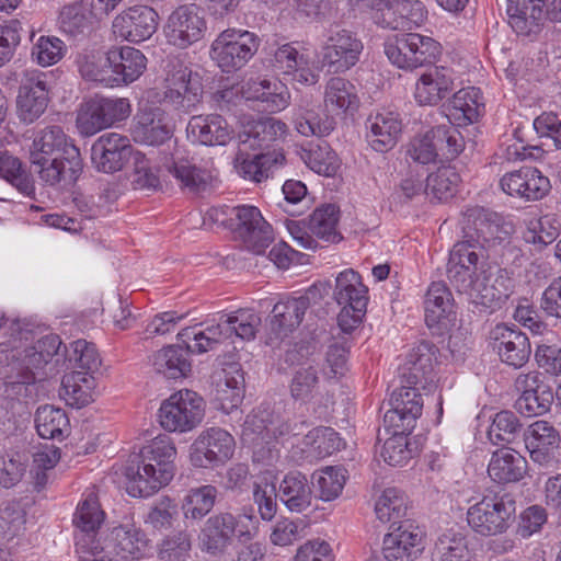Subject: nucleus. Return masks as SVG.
<instances>
[{"label":"nucleus","instance_id":"16","mask_svg":"<svg viewBox=\"0 0 561 561\" xmlns=\"http://www.w3.org/2000/svg\"><path fill=\"white\" fill-rule=\"evenodd\" d=\"M162 104L183 114L191 113L203 99L202 79L197 72L181 68L167 78Z\"/></svg>","mask_w":561,"mask_h":561},{"label":"nucleus","instance_id":"26","mask_svg":"<svg viewBox=\"0 0 561 561\" xmlns=\"http://www.w3.org/2000/svg\"><path fill=\"white\" fill-rule=\"evenodd\" d=\"M363 43L347 30L332 33L323 46V65L334 73L345 72L359 60Z\"/></svg>","mask_w":561,"mask_h":561},{"label":"nucleus","instance_id":"9","mask_svg":"<svg viewBox=\"0 0 561 561\" xmlns=\"http://www.w3.org/2000/svg\"><path fill=\"white\" fill-rule=\"evenodd\" d=\"M260 38L252 32L227 28L210 46V56L224 72H232L244 67L255 55Z\"/></svg>","mask_w":561,"mask_h":561},{"label":"nucleus","instance_id":"39","mask_svg":"<svg viewBox=\"0 0 561 561\" xmlns=\"http://www.w3.org/2000/svg\"><path fill=\"white\" fill-rule=\"evenodd\" d=\"M277 491L280 502L290 512L301 513L311 505L313 489L301 472L294 471L285 474Z\"/></svg>","mask_w":561,"mask_h":561},{"label":"nucleus","instance_id":"1","mask_svg":"<svg viewBox=\"0 0 561 561\" xmlns=\"http://www.w3.org/2000/svg\"><path fill=\"white\" fill-rule=\"evenodd\" d=\"M261 327L259 312L238 309L221 313L215 323L201 322L183 328L176 334V342L163 346L161 351H211L228 341L234 342V339L250 342L256 339Z\"/></svg>","mask_w":561,"mask_h":561},{"label":"nucleus","instance_id":"19","mask_svg":"<svg viewBox=\"0 0 561 561\" xmlns=\"http://www.w3.org/2000/svg\"><path fill=\"white\" fill-rule=\"evenodd\" d=\"M423 398L419 387L402 383L389 399L390 409L383 415V424L389 428L412 432L422 413Z\"/></svg>","mask_w":561,"mask_h":561},{"label":"nucleus","instance_id":"17","mask_svg":"<svg viewBox=\"0 0 561 561\" xmlns=\"http://www.w3.org/2000/svg\"><path fill=\"white\" fill-rule=\"evenodd\" d=\"M483 257L484 245L477 241L466 239L453 247L447 263V278L458 293L469 290L479 261Z\"/></svg>","mask_w":561,"mask_h":561},{"label":"nucleus","instance_id":"55","mask_svg":"<svg viewBox=\"0 0 561 561\" xmlns=\"http://www.w3.org/2000/svg\"><path fill=\"white\" fill-rule=\"evenodd\" d=\"M467 552L466 537L450 528L436 539L432 550V561H463Z\"/></svg>","mask_w":561,"mask_h":561},{"label":"nucleus","instance_id":"6","mask_svg":"<svg viewBox=\"0 0 561 561\" xmlns=\"http://www.w3.org/2000/svg\"><path fill=\"white\" fill-rule=\"evenodd\" d=\"M321 298L318 285L311 286L305 295L288 298L274 305L264 331L265 346L277 348L302 322L311 301Z\"/></svg>","mask_w":561,"mask_h":561},{"label":"nucleus","instance_id":"37","mask_svg":"<svg viewBox=\"0 0 561 561\" xmlns=\"http://www.w3.org/2000/svg\"><path fill=\"white\" fill-rule=\"evenodd\" d=\"M126 491L134 497H148L168 485L154 471L151 463L145 465L130 456L125 468Z\"/></svg>","mask_w":561,"mask_h":561},{"label":"nucleus","instance_id":"63","mask_svg":"<svg viewBox=\"0 0 561 561\" xmlns=\"http://www.w3.org/2000/svg\"><path fill=\"white\" fill-rule=\"evenodd\" d=\"M489 346L493 351H527L530 342L522 331L500 323L489 333Z\"/></svg>","mask_w":561,"mask_h":561},{"label":"nucleus","instance_id":"13","mask_svg":"<svg viewBox=\"0 0 561 561\" xmlns=\"http://www.w3.org/2000/svg\"><path fill=\"white\" fill-rule=\"evenodd\" d=\"M214 401L217 408L229 414L243 400L244 377L234 353H225L216 359V368L211 374Z\"/></svg>","mask_w":561,"mask_h":561},{"label":"nucleus","instance_id":"25","mask_svg":"<svg viewBox=\"0 0 561 561\" xmlns=\"http://www.w3.org/2000/svg\"><path fill=\"white\" fill-rule=\"evenodd\" d=\"M234 211L238 221L236 231L244 245L254 254L264 253L274 240L271 225L263 218L260 209L254 206H238Z\"/></svg>","mask_w":561,"mask_h":561},{"label":"nucleus","instance_id":"3","mask_svg":"<svg viewBox=\"0 0 561 561\" xmlns=\"http://www.w3.org/2000/svg\"><path fill=\"white\" fill-rule=\"evenodd\" d=\"M285 353L284 362L289 366H299L290 383V394L295 400L308 401L313 397L318 388V369L327 378L342 376L346 371V356L344 353Z\"/></svg>","mask_w":561,"mask_h":561},{"label":"nucleus","instance_id":"7","mask_svg":"<svg viewBox=\"0 0 561 561\" xmlns=\"http://www.w3.org/2000/svg\"><path fill=\"white\" fill-rule=\"evenodd\" d=\"M367 291V287L355 271L345 270L337 275L333 296L342 306L337 314V324L343 333H350L362 322L368 304Z\"/></svg>","mask_w":561,"mask_h":561},{"label":"nucleus","instance_id":"61","mask_svg":"<svg viewBox=\"0 0 561 561\" xmlns=\"http://www.w3.org/2000/svg\"><path fill=\"white\" fill-rule=\"evenodd\" d=\"M0 175L26 196L34 195L35 186L31 175L22 162L9 152H0Z\"/></svg>","mask_w":561,"mask_h":561},{"label":"nucleus","instance_id":"4","mask_svg":"<svg viewBox=\"0 0 561 561\" xmlns=\"http://www.w3.org/2000/svg\"><path fill=\"white\" fill-rule=\"evenodd\" d=\"M515 519V496L507 492L485 494L467 512L469 526L484 537L505 534L513 526Z\"/></svg>","mask_w":561,"mask_h":561},{"label":"nucleus","instance_id":"60","mask_svg":"<svg viewBox=\"0 0 561 561\" xmlns=\"http://www.w3.org/2000/svg\"><path fill=\"white\" fill-rule=\"evenodd\" d=\"M522 424L512 411H501L493 417L488 430V437L494 445L513 443L520 434Z\"/></svg>","mask_w":561,"mask_h":561},{"label":"nucleus","instance_id":"51","mask_svg":"<svg viewBox=\"0 0 561 561\" xmlns=\"http://www.w3.org/2000/svg\"><path fill=\"white\" fill-rule=\"evenodd\" d=\"M35 427L38 435L45 439H62L69 432V419L60 408L41 405L35 413Z\"/></svg>","mask_w":561,"mask_h":561},{"label":"nucleus","instance_id":"59","mask_svg":"<svg viewBox=\"0 0 561 561\" xmlns=\"http://www.w3.org/2000/svg\"><path fill=\"white\" fill-rule=\"evenodd\" d=\"M301 158L312 171L324 176H334L340 168L336 153L324 141L304 150Z\"/></svg>","mask_w":561,"mask_h":561},{"label":"nucleus","instance_id":"52","mask_svg":"<svg viewBox=\"0 0 561 561\" xmlns=\"http://www.w3.org/2000/svg\"><path fill=\"white\" fill-rule=\"evenodd\" d=\"M276 477L270 470L256 476L253 483V502L257 506L260 517L263 520H272L277 513L278 491L275 484Z\"/></svg>","mask_w":561,"mask_h":561},{"label":"nucleus","instance_id":"41","mask_svg":"<svg viewBox=\"0 0 561 561\" xmlns=\"http://www.w3.org/2000/svg\"><path fill=\"white\" fill-rule=\"evenodd\" d=\"M179 187L190 194L205 192L211 182V172L197 165L192 159L179 158L167 167Z\"/></svg>","mask_w":561,"mask_h":561},{"label":"nucleus","instance_id":"18","mask_svg":"<svg viewBox=\"0 0 561 561\" xmlns=\"http://www.w3.org/2000/svg\"><path fill=\"white\" fill-rule=\"evenodd\" d=\"M233 437L225 430L210 427L203 431L191 446L193 466L209 468L226 462L232 457Z\"/></svg>","mask_w":561,"mask_h":561},{"label":"nucleus","instance_id":"27","mask_svg":"<svg viewBox=\"0 0 561 561\" xmlns=\"http://www.w3.org/2000/svg\"><path fill=\"white\" fill-rule=\"evenodd\" d=\"M520 396L514 408L526 417L542 415L550 410L556 397L551 388L538 379L536 375H520L515 381Z\"/></svg>","mask_w":561,"mask_h":561},{"label":"nucleus","instance_id":"31","mask_svg":"<svg viewBox=\"0 0 561 561\" xmlns=\"http://www.w3.org/2000/svg\"><path fill=\"white\" fill-rule=\"evenodd\" d=\"M106 62L113 79L112 87L128 84L138 79L146 69L147 58L130 46L112 47L106 53Z\"/></svg>","mask_w":561,"mask_h":561},{"label":"nucleus","instance_id":"56","mask_svg":"<svg viewBox=\"0 0 561 561\" xmlns=\"http://www.w3.org/2000/svg\"><path fill=\"white\" fill-rule=\"evenodd\" d=\"M455 126L439 125L431 129V137L440 160H454L465 149V138Z\"/></svg>","mask_w":561,"mask_h":561},{"label":"nucleus","instance_id":"15","mask_svg":"<svg viewBox=\"0 0 561 561\" xmlns=\"http://www.w3.org/2000/svg\"><path fill=\"white\" fill-rule=\"evenodd\" d=\"M461 227L465 238L483 245H494L504 241L510 231L503 217L479 205L469 206L462 213Z\"/></svg>","mask_w":561,"mask_h":561},{"label":"nucleus","instance_id":"64","mask_svg":"<svg viewBox=\"0 0 561 561\" xmlns=\"http://www.w3.org/2000/svg\"><path fill=\"white\" fill-rule=\"evenodd\" d=\"M251 89L254 91L253 98L267 103L272 112L282 111L289 104L290 93L287 87L278 81H253Z\"/></svg>","mask_w":561,"mask_h":561},{"label":"nucleus","instance_id":"23","mask_svg":"<svg viewBox=\"0 0 561 561\" xmlns=\"http://www.w3.org/2000/svg\"><path fill=\"white\" fill-rule=\"evenodd\" d=\"M39 180L48 186L70 188L79 179L83 163L78 148H68L62 156L48 158L45 163H31Z\"/></svg>","mask_w":561,"mask_h":561},{"label":"nucleus","instance_id":"12","mask_svg":"<svg viewBox=\"0 0 561 561\" xmlns=\"http://www.w3.org/2000/svg\"><path fill=\"white\" fill-rule=\"evenodd\" d=\"M456 320L454 311V298L448 287L440 282L432 283L425 296V322L433 335L442 339L437 344H431L428 341H422L421 347L432 351V348L444 347L445 336H449V331Z\"/></svg>","mask_w":561,"mask_h":561},{"label":"nucleus","instance_id":"22","mask_svg":"<svg viewBox=\"0 0 561 561\" xmlns=\"http://www.w3.org/2000/svg\"><path fill=\"white\" fill-rule=\"evenodd\" d=\"M207 25L203 9L188 3L178 7L168 19L169 42L186 48L204 37Z\"/></svg>","mask_w":561,"mask_h":561},{"label":"nucleus","instance_id":"46","mask_svg":"<svg viewBox=\"0 0 561 561\" xmlns=\"http://www.w3.org/2000/svg\"><path fill=\"white\" fill-rule=\"evenodd\" d=\"M146 548L147 540L141 531L118 526L112 530L106 552L108 556L113 554L119 561L138 559L145 553Z\"/></svg>","mask_w":561,"mask_h":561},{"label":"nucleus","instance_id":"54","mask_svg":"<svg viewBox=\"0 0 561 561\" xmlns=\"http://www.w3.org/2000/svg\"><path fill=\"white\" fill-rule=\"evenodd\" d=\"M345 472L344 468L325 467L313 473L311 488L314 489L316 496L325 502L335 500L345 485Z\"/></svg>","mask_w":561,"mask_h":561},{"label":"nucleus","instance_id":"57","mask_svg":"<svg viewBox=\"0 0 561 561\" xmlns=\"http://www.w3.org/2000/svg\"><path fill=\"white\" fill-rule=\"evenodd\" d=\"M408 510L407 496L396 488L386 489L375 505L377 518L382 523L400 524Z\"/></svg>","mask_w":561,"mask_h":561},{"label":"nucleus","instance_id":"33","mask_svg":"<svg viewBox=\"0 0 561 561\" xmlns=\"http://www.w3.org/2000/svg\"><path fill=\"white\" fill-rule=\"evenodd\" d=\"M454 89L453 71L446 67H430L421 75L414 96L421 105H436Z\"/></svg>","mask_w":561,"mask_h":561},{"label":"nucleus","instance_id":"47","mask_svg":"<svg viewBox=\"0 0 561 561\" xmlns=\"http://www.w3.org/2000/svg\"><path fill=\"white\" fill-rule=\"evenodd\" d=\"M323 104L329 113L334 114L355 110L358 105L355 85L342 77L330 78L324 85Z\"/></svg>","mask_w":561,"mask_h":561},{"label":"nucleus","instance_id":"28","mask_svg":"<svg viewBox=\"0 0 561 561\" xmlns=\"http://www.w3.org/2000/svg\"><path fill=\"white\" fill-rule=\"evenodd\" d=\"M48 103L45 75L38 72L27 75L19 88L16 99L20 119L25 124L34 123L45 113Z\"/></svg>","mask_w":561,"mask_h":561},{"label":"nucleus","instance_id":"21","mask_svg":"<svg viewBox=\"0 0 561 561\" xmlns=\"http://www.w3.org/2000/svg\"><path fill=\"white\" fill-rule=\"evenodd\" d=\"M500 186L506 195L524 202L541 201L551 191L549 178L534 167L506 172L500 180Z\"/></svg>","mask_w":561,"mask_h":561},{"label":"nucleus","instance_id":"36","mask_svg":"<svg viewBox=\"0 0 561 561\" xmlns=\"http://www.w3.org/2000/svg\"><path fill=\"white\" fill-rule=\"evenodd\" d=\"M187 131L205 146H225L233 135L232 127L218 114L193 116L188 122Z\"/></svg>","mask_w":561,"mask_h":561},{"label":"nucleus","instance_id":"35","mask_svg":"<svg viewBox=\"0 0 561 561\" xmlns=\"http://www.w3.org/2000/svg\"><path fill=\"white\" fill-rule=\"evenodd\" d=\"M245 153L247 151H242V147L239 146L236 169L242 178L256 183L273 178L285 163V154L282 151L256 153L251 159L245 158Z\"/></svg>","mask_w":561,"mask_h":561},{"label":"nucleus","instance_id":"29","mask_svg":"<svg viewBox=\"0 0 561 561\" xmlns=\"http://www.w3.org/2000/svg\"><path fill=\"white\" fill-rule=\"evenodd\" d=\"M131 156L129 139L116 133L102 135L91 148L92 163L104 173L122 170Z\"/></svg>","mask_w":561,"mask_h":561},{"label":"nucleus","instance_id":"40","mask_svg":"<svg viewBox=\"0 0 561 561\" xmlns=\"http://www.w3.org/2000/svg\"><path fill=\"white\" fill-rule=\"evenodd\" d=\"M68 148L77 147L68 141L62 128L57 125L46 126L34 137L30 148V161L45 163L48 158L62 156Z\"/></svg>","mask_w":561,"mask_h":561},{"label":"nucleus","instance_id":"45","mask_svg":"<svg viewBox=\"0 0 561 561\" xmlns=\"http://www.w3.org/2000/svg\"><path fill=\"white\" fill-rule=\"evenodd\" d=\"M527 461L513 449H500L493 453L488 466L490 478L499 483L519 481L526 473Z\"/></svg>","mask_w":561,"mask_h":561},{"label":"nucleus","instance_id":"42","mask_svg":"<svg viewBox=\"0 0 561 561\" xmlns=\"http://www.w3.org/2000/svg\"><path fill=\"white\" fill-rule=\"evenodd\" d=\"M133 136L136 141L156 146L171 137V129L164 123L160 108L145 107L137 114Z\"/></svg>","mask_w":561,"mask_h":561},{"label":"nucleus","instance_id":"32","mask_svg":"<svg viewBox=\"0 0 561 561\" xmlns=\"http://www.w3.org/2000/svg\"><path fill=\"white\" fill-rule=\"evenodd\" d=\"M287 135V125L274 117L260 118L248 122L239 134V145L242 151L264 150L277 141L284 140Z\"/></svg>","mask_w":561,"mask_h":561},{"label":"nucleus","instance_id":"62","mask_svg":"<svg viewBox=\"0 0 561 561\" xmlns=\"http://www.w3.org/2000/svg\"><path fill=\"white\" fill-rule=\"evenodd\" d=\"M459 181L460 176L454 168H438L426 178L425 193L438 201H447L455 194Z\"/></svg>","mask_w":561,"mask_h":561},{"label":"nucleus","instance_id":"14","mask_svg":"<svg viewBox=\"0 0 561 561\" xmlns=\"http://www.w3.org/2000/svg\"><path fill=\"white\" fill-rule=\"evenodd\" d=\"M514 290V279L506 268L482 270L467 291L472 302L484 311L493 312L500 309Z\"/></svg>","mask_w":561,"mask_h":561},{"label":"nucleus","instance_id":"8","mask_svg":"<svg viewBox=\"0 0 561 561\" xmlns=\"http://www.w3.org/2000/svg\"><path fill=\"white\" fill-rule=\"evenodd\" d=\"M205 416L204 399L192 390H180L161 403L158 417L167 432L186 433L197 427Z\"/></svg>","mask_w":561,"mask_h":561},{"label":"nucleus","instance_id":"10","mask_svg":"<svg viewBox=\"0 0 561 561\" xmlns=\"http://www.w3.org/2000/svg\"><path fill=\"white\" fill-rule=\"evenodd\" d=\"M130 103L125 98L94 95L85 100L77 115V127L82 135L92 136L130 115Z\"/></svg>","mask_w":561,"mask_h":561},{"label":"nucleus","instance_id":"38","mask_svg":"<svg viewBox=\"0 0 561 561\" xmlns=\"http://www.w3.org/2000/svg\"><path fill=\"white\" fill-rule=\"evenodd\" d=\"M366 127L368 129V142L378 152H387L392 149L402 130L401 121L392 112L369 116Z\"/></svg>","mask_w":561,"mask_h":561},{"label":"nucleus","instance_id":"24","mask_svg":"<svg viewBox=\"0 0 561 561\" xmlns=\"http://www.w3.org/2000/svg\"><path fill=\"white\" fill-rule=\"evenodd\" d=\"M423 550L424 533L409 520L383 537L382 554L387 561H414Z\"/></svg>","mask_w":561,"mask_h":561},{"label":"nucleus","instance_id":"5","mask_svg":"<svg viewBox=\"0 0 561 561\" xmlns=\"http://www.w3.org/2000/svg\"><path fill=\"white\" fill-rule=\"evenodd\" d=\"M68 354L71 371L62 377L59 394L69 407L81 409L93 401L94 374L99 373L102 359L99 353Z\"/></svg>","mask_w":561,"mask_h":561},{"label":"nucleus","instance_id":"30","mask_svg":"<svg viewBox=\"0 0 561 561\" xmlns=\"http://www.w3.org/2000/svg\"><path fill=\"white\" fill-rule=\"evenodd\" d=\"M525 446L533 461L540 466H549L556 461V453L560 446V434L547 421H536L524 433Z\"/></svg>","mask_w":561,"mask_h":561},{"label":"nucleus","instance_id":"20","mask_svg":"<svg viewBox=\"0 0 561 561\" xmlns=\"http://www.w3.org/2000/svg\"><path fill=\"white\" fill-rule=\"evenodd\" d=\"M159 25L158 12L148 5H133L117 14L112 23L113 33L124 41L141 43L149 39Z\"/></svg>","mask_w":561,"mask_h":561},{"label":"nucleus","instance_id":"50","mask_svg":"<svg viewBox=\"0 0 561 561\" xmlns=\"http://www.w3.org/2000/svg\"><path fill=\"white\" fill-rule=\"evenodd\" d=\"M217 495V489L210 484L190 489L181 502L184 519L191 523L201 522L214 508Z\"/></svg>","mask_w":561,"mask_h":561},{"label":"nucleus","instance_id":"44","mask_svg":"<svg viewBox=\"0 0 561 561\" xmlns=\"http://www.w3.org/2000/svg\"><path fill=\"white\" fill-rule=\"evenodd\" d=\"M480 91L470 87L457 91L444 105V112L451 125L467 126L477 121L479 116Z\"/></svg>","mask_w":561,"mask_h":561},{"label":"nucleus","instance_id":"48","mask_svg":"<svg viewBox=\"0 0 561 561\" xmlns=\"http://www.w3.org/2000/svg\"><path fill=\"white\" fill-rule=\"evenodd\" d=\"M432 354L408 353L398 368L401 383L421 386L423 389L433 386L435 376Z\"/></svg>","mask_w":561,"mask_h":561},{"label":"nucleus","instance_id":"11","mask_svg":"<svg viewBox=\"0 0 561 561\" xmlns=\"http://www.w3.org/2000/svg\"><path fill=\"white\" fill-rule=\"evenodd\" d=\"M54 353H18L12 354L3 370L0 392L10 399L28 398L31 387L36 381V370L43 368Z\"/></svg>","mask_w":561,"mask_h":561},{"label":"nucleus","instance_id":"49","mask_svg":"<svg viewBox=\"0 0 561 561\" xmlns=\"http://www.w3.org/2000/svg\"><path fill=\"white\" fill-rule=\"evenodd\" d=\"M543 0H507L511 26L518 34L528 35L542 19Z\"/></svg>","mask_w":561,"mask_h":561},{"label":"nucleus","instance_id":"2","mask_svg":"<svg viewBox=\"0 0 561 561\" xmlns=\"http://www.w3.org/2000/svg\"><path fill=\"white\" fill-rule=\"evenodd\" d=\"M259 524L251 506L242 507L236 515L230 512L213 514L201 527L199 548L210 556L224 554L234 537L240 543L251 541L257 535Z\"/></svg>","mask_w":561,"mask_h":561},{"label":"nucleus","instance_id":"43","mask_svg":"<svg viewBox=\"0 0 561 561\" xmlns=\"http://www.w3.org/2000/svg\"><path fill=\"white\" fill-rule=\"evenodd\" d=\"M293 430L290 423L274 414L268 408H259L244 422V432H251L256 435V439L266 444H270L271 439L289 434Z\"/></svg>","mask_w":561,"mask_h":561},{"label":"nucleus","instance_id":"34","mask_svg":"<svg viewBox=\"0 0 561 561\" xmlns=\"http://www.w3.org/2000/svg\"><path fill=\"white\" fill-rule=\"evenodd\" d=\"M135 459L141 460L145 465L151 463L154 471L162 481H170L175 473L174 460L176 448L173 440L165 434L158 435L150 443L144 446L139 454H134Z\"/></svg>","mask_w":561,"mask_h":561},{"label":"nucleus","instance_id":"53","mask_svg":"<svg viewBox=\"0 0 561 561\" xmlns=\"http://www.w3.org/2000/svg\"><path fill=\"white\" fill-rule=\"evenodd\" d=\"M339 209L335 205L328 204L317 208L309 218V230L313 236L327 242L336 243L342 236L336 230Z\"/></svg>","mask_w":561,"mask_h":561},{"label":"nucleus","instance_id":"58","mask_svg":"<svg viewBox=\"0 0 561 561\" xmlns=\"http://www.w3.org/2000/svg\"><path fill=\"white\" fill-rule=\"evenodd\" d=\"M95 22L91 9L87 10L79 3L65 5L59 15L60 28L72 37L88 34Z\"/></svg>","mask_w":561,"mask_h":561}]
</instances>
